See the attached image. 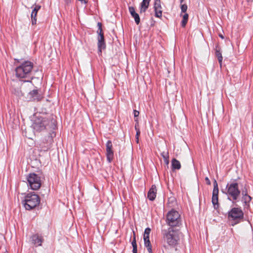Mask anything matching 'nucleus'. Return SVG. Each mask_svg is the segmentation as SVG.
<instances>
[{"mask_svg":"<svg viewBox=\"0 0 253 253\" xmlns=\"http://www.w3.org/2000/svg\"><path fill=\"white\" fill-rule=\"evenodd\" d=\"M32 127L34 130L37 132H41L45 130L48 132L47 138L45 140L47 144L46 147H50L53 141V138L56 135L54 130L56 128V124L53 116L46 117L41 115H36Z\"/></svg>","mask_w":253,"mask_h":253,"instance_id":"f257e3e1","label":"nucleus"},{"mask_svg":"<svg viewBox=\"0 0 253 253\" xmlns=\"http://www.w3.org/2000/svg\"><path fill=\"white\" fill-rule=\"evenodd\" d=\"M180 233L179 230L174 227H169L167 228L163 227L161 231L164 241L172 247H174L178 244Z\"/></svg>","mask_w":253,"mask_h":253,"instance_id":"f03ea898","label":"nucleus"},{"mask_svg":"<svg viewBox=\"0 0 253 253\" xmlns=\"http://www.w3.org/2000/svg\"><path fill=\"white\" fill-rule=\"evenodd\" d=\"M33 63L30 61H25L15 69V74L19 78H28L33 79L32 71Z\"/></svg>","mask_w":253,"mask_h":253,"instance_id":"7ed1b4c3","label":"nucleus"},{"mask_svg":"<svg viewBox=\"0 0 253 253\" xmlns=\"http://www.w3.org/2000/svg\"><path fill=\"white\" fill-rule=\"evenodd\" d=\"M21 203L26 210H31L40 204V198L35 192L29 193L25 195Z\"/></svg>","mask_w":253,"mask_h":253,"instance_id":"20e7f679","label":"nucleus"},{"mask_svg":"<svg viewBox=\"0 0 253 253\" xmlns=\"http://www.w3.org/2000/svg\"><path fill=\"white\" fill-rule=\"evenodd\" d=\"M226 193L228 196V199L230 201H232L234 203L236 201L241 194L238 186V183L234 180L233 181L228 182L226 186Z\"/></svg>","mask_w":253,"mask_h":253,"instance_id":"39448f33","label":"nucleus"},{"mask_svg":"<svg viewBox=\"0 0 253 253\" xmlns=\"http://www.w3.org/2000/svg\"><path fill=\"white\" fill-rule=\"evenodd\" d=\"M166 222L169 227L177 228L181 224L180 215L176 211L171 210L166 215Z\"/></svg>","mask_w":253,"mask_h":253,"instance_id":"423d86ee","label":"nucleus"},{"mask_svg":"<svg viewBox=\"0 0 253 253\" xmlns=\"http://www.w3.org/2000/svg\"><path fill=\"white\" fill-rule=\"evenodd\" d=\"M28 186L33 190H38L41 186V177L35 173H30L26 176Z\"/></svg>","mask_w":253,"mask_h":253,"instance_id":"0eeeda50","label":"nucleus"},{"mask_svg":"<svg viewBox=\"0 0 253 253\" xmlns=\"http://www.w3.org/2000/svg\"><path fill=\"white\" fill-rule=\"evenodd\" d=\"M244 217V213L241 208H233L228 212V218L229 220L235 221V224L238 223Z\"/></svg>","mask_w":253,"mask_h":253,"instance_id":"6e6552de","label":"nucleus"},{"mask_svg":"<svg viewBox=\"0 0 253 253\" xmlns=\"http://www.w3.org/2000/svg\"><path fill=\"white\" fill-rule=\"evenodd\" d=\"M218 187L217 181L216 180L213 182V189L212 191V203L213 205L214 208L217 209L219 207L218 204Z\"/></svg>","mask_w":253,"mask_h":253,"instance_id":"1a4fd4ad","label":"nucleus"},{"mask_svg":"<svg viewBox=\"0 0 253 253\" xmlns=\"http://www.w3.org/2000/svg\"><path fill=\"white\" fill-rule=\"evenodd\" d=\"M106 156L107 158V161L108 163H110L113 161L114 156L112 141L111 140H108L106 143Z\"/></svg>","mask_w":253,"mask_h":253,"instance_id":"9d476101","label":"nucleus"},{"mask_svg":"<svg viewBox=\"0 0 253 253\" xmlns=\"http://www.w3.org/2000/svg\"><path fill=\"white\" fill-rule=\"evenodd\" d=\"M42 98V96L39 93L38 90L34 89L31 91L28 94L27 99L28 101H39Z\"/></svg>","mask_w":253,"mask_h":253,"instance_id":"9b49d317","label":"nucleus"},{"mask_svg":"<svg viewBox=\"0 0 253 253\" xmlns=\"http://www.w3.org/2000/svg\"><path fill=\"white\" fill-rule=\"evenodd\" d=\"M32 243L36 247L42 246V243L43 242V238L39 234H35L31 237Z\"/></svg>","mask_w":253,"mask_h":253,"instance_id":"f8f14e48","label":"nucleus"},{"mask_svg":"<svg viewBox=\"0 0 253 253\" xmlns=\"http://www.w3.org/2000/svg\"><path fill=\"white\" fill-rule=\"evenodd\" d=\"M128 10L131 17L134 18L135 23L137 25H139L140 22V17L138 14L135 12L134 7L133 6H129Z\"/></svg>","mask_w":253,"mask_h":253,"instance_id":"ddd939ff","label":"nucleus"},{"mask_svg":"<svg viewBox=\"0 0 253 253\" xmlns=\"http://www.w3.org/2000/svg\"><path fill=\"white\" fill-rule=\"evenodd\" d=\"M156 194V186L155 185H153L148 192L147 198L149 199V200L153 201L155 199Z\"/></svg>","mask_w":253,"mask_h":253,"instance_id":"4468645a","label":"nucleus"},{"mask_svg":"<svg viewBox=\"0 0 253 253\" xmlns=\"http://www.w3.org/2000/svg\"><path fill=\"white\" fill-rule=\"evenodd\" d=\"M41 6L39 5H35L32 12L31 13V17L32 19V25L36 24L37 19L36 16L38 11L40 9Z\"/></svg>","mask_w":253,"mask_h":253,"instance_id":"2eb2a0df","label":"nucleus"},{"mask_svg":"<svg viewBox=\"0 0 253 253\" xmlns=\"http://www.w3.org/2000/svg\"><path fill=\"white\" fill-rule=\"evenodd\" d=\"M97 40V46L98 49V52L101 53L102 49H105L106 48L104 36L98 37Z\"/></svg>","mask_w":253,"mask_h":253,"instance_id":"dca6fc26","label":"nucleus"},{"mask_svg":"<svg viewBox=\"0 0 253 253\" xmlns=\"http://www.w3.org/2000/svg\"><path fill=\"white\" fill-rule=\"evenodd\" d=\"M154 8L155 10V16L157 17L160 18L162 16V7L160 3H154Z\"/></svg>","mask_w":253,"mask_h":253,"instance_id":"f3484780","label":"nucleus"},{"mask_svg":"<svg viewBox=\"0 0 253 253\" xmlns=\"http://www.w3.org/2000/svg\"><path fill=\"white\" fill-rule=\"evenodd\" d=\"M151 0H143L140 3V13H142L145 12L149 6Z\"/></svg>","mask_w":253,"mask_h":253,"instance_id":"a211bd4d","label":"nucleus"},{"mask_svg":"<svg viewBox=\"0 0 253 253\" xmlns=\"http://www.w3.org/2000/svg\"><path fill=\"white\" fill-rule=\"evenodd\" d=\"M215 55H216V57L217 58L218 62L221 66L222 64V62L223 58L222 56L221 52L220 51V48L219 47L218 45H216L215 47Z\"/></svg>","mask_w":253,"mask_h":253,"instance_id":"6ab92c4d","label":"nucleus"},{"mask_svg":"<svg viewBox=\"0 0 253 253\" xmlns=\"http://www.w3.org/2000/svg\"><path fill=\"white\" fill-rule=\"evenodd\" d=\"M171 167L173 169H179L181 168V164L179 161L173 158L171 161Z\"/></svg>","mask_w":253,"mask_h":253,"instance_id":"aec40b11","label":"nucleus"},{"mask_svg":"<svg viewBox=\"0 0 253 253\" xmlns=\"http://www.w3.org/2000/svg\"><path fill=\"white\" fill-rule=\"evenodd\" d=\"M161 156L163 158L165 163L168 166L169 164V155L168 152H163Z\"/></svg>","mask_w":253,"mask_h":253,"instance_id":"412c9836","label":"nucleus"},{"mask_svg":"<svg viewBox=\"0 0 253 253\" xmlns=\"http://www.w3.org/2000/svg\"><path fill=\"white\" fill-rule=\"evenodd\" d=\"M189 15L187 13H185L183 15L182 20L181 22V27L184 28L187 23Z\"/></svg>","mask_w":253,"mask_h":253,"instance_id":"4be33fe9","label":"nucleus"},{"mask_svg":"<svg viewBox=\"0 0 253 253\" xmlns=\"http://www.w3.org/2000/svg\"><path fill=\"white\" fill-rule=\"evenodd\" d=\"M252 200V198L249 195L245 196H242V201L244 202V203L246 205L249 206V203Z\"/></svg>","mask_w":253,"mask_h":253,"instance_id":"5701e85b","label":"nucleus"},{"mask_svg":"<svg viewBox=\"0 0 253 253\" xmlns=\"http://www.w3.org/2000/svg\"><path fill=\"white\" fill-rule=\"evenodd\" d=\"M97 26H98V30L97 31V33L98 34V37L104 36V34L103 32L102 28L101 23L98 22L97 23Z\"/></svg>","mask_w":253,"mask_h":253,"instance_id":"b1692460","label":"nucleus"},{"mask_svg":"<svg viewBox=\"0 0 253 253\" xmlns=\"http://www.w3.org/2000/svg\"><path fill=\"white\" fill-rule=\"evenodd\" d=\"M144 246L147 248L149 253H152V246L150 241H144Z\"/></svg>","mask_w":253,"mask_h":253,"instance_id":"393cba45","label":"nucleus"},{"mask_svg":"<svg viewBox=\"0 0 253 253\" xmlns=\"http://www.w3.org/2000/svg\"><path fill=\"white\" fill-rule=\"evenodd\" d=\"M180 8L181 10V12L185 13L187 9V4L181 3Z\"/></svg>","mask_w":253,"mask_h":253,"instance_id":"a878e982","label":"nucleus"},{"mask_svg":"<svg viewBox=\"0 0 253 253\" xmlns=\"http://www.w3.org/2000/svg\"><path fill=\"white\" fill-rule=\"evenodd\" d=\"M131 245H132V247H137L136 239H135V235L134 233V235H133V240H132V241L131 242Z\"/></svg>","mask_w":253,"mask_h":253,"instance_id":"bb28decb","label":"nucleus"},{"mask_svg":"<svg viewBox=\"0 0 253 253\" xmlns=\"http://www.w3.org/2000/svg\"><path fill=\"white\" fill-rule=\"evenodd\" d=\"M151 232V229L149 227L145 229L144 235L149 236Z\"/></svg>","mask_w":253,"mask_h":253,"instance_id":"cd10ccee","label":"nucleus"},{"mask_svg":"<svg viewBox=\"0 0 253 253\" xmlns=\"http://www.w3.org/2000/svg\"><path fill=\"white\" fill-rule=\"evenodd\" d=\"M140 134V131L139 129H138V130L136 131V135H135V138L136 139L137 143L138 142V141H139L138 137H139Z\"/></svg>","mask_w":253,"mask_h":253,"instance_id":"c85d7f7f","label":"nucleus"},{"mask_svg":"<svg viewBox=\"0 0 253 253\" xmlns=\"http://www.w3.org/2000/svg\"><path fill=\"white\" fill-rule=\"evenodd\" d=\"M139 114V111H138L136 110H134L133 111V115H134V118L137 117L138 116Z\"/></svg>","mask_w":253,"mask_h":253,"instance_id":"c756f323","label":"nucleus"},{"mask_svg":"<svg viewBox=\"0 0 253 253\" xmlns=\"http://www.w3.org/2000/svg\"><path fill=\"white\" fill-rule=\"evenodd\" d=\"M242 196H245L248 195L247 190H243L242 191Z\"/></svg>","mask_w":253,"mask_h":253,"instance_id":"7c9ffc66","label":"nucleus"},{"mask_svg":"<svg viewBox=\"0 0 253 253\" xmlns=\"http://www.w3.org/2000/svg\"><path fill=\"white\" fill-rule=\"evenodd\" d=\"M143 239L144 241H146V240L150 241L149 236L143 235Z\"/></svg>","mask_w":253,"mask_h":253,"instance_id":"2f4dec72","label":"nucleus"},{"mask_svg":"<svg viewBox=\"0 0 253 253\" xmlns=\"http://www.w3.org/2000/svg\"><path fill=\"white\" fill-rule=\"evenodd\" d=\"M205 180H206V183H207V184L208 185H210L211 184V181H210V179H209V178L208 177H206Z\"/></svg>","mask_w":253,"mask_h":253,"instance_id":"473e14b6","label":"nucleus"},{"mask_svg":"<svg viewBox=\"0 0 253 253\" xmlns=\"http://www.w3.org/2000/svg\"><path fill=\"white\" fill-rule=\"evenodd\" d=\"M132 253H137V248L136 247H132Z\"/></svg>","mask_w":253,"mask_h":253,"instance_id":"72a5a7b5","label":"nucleus"},{"mask_svg":"<svg viewBox=\"0 0 253 253\" xmlns=\"http://www.w3.org/2000/svg\"><path fill=\"white\" fill-rule=\"evenodd\" d=\"M66 5H69L71 2V0H64Z\"/></svg>","mask_w":253,"mask_h":253,"instance_id":"f704fd0d","label":"nucleus"},{"mask_svg":"<svg viewBox=\"0 0 253 253\" xmlns=\"http://www.w3.org/2000/svg\"><path fill=\"white\" fill-rule=\"evenodd\" d=\"M82 3L86 4L87 3V0H79Z\"/></svg>","mask_w":253,"mask_h":253,"instance_id":"c9c22d12","label":"nucleus"},{"mask_svg":"<svg viewBox=\"0 0 253 253\" xmlns=\"http://www.w3.org/2000/svg\"><path fill=\"white\" fill-rule=\"evenodd\" d=\"M247 2L250 4L253 3V0H247Z\"/></svg>","mask_w":253,"mask_h":253,"instance_id":"e433bc0d","label":"nucleus"},{"mask_svg":"<svg viewBox=\"0 0 253 253\" xmlns=\"http://www.w3.org/2000/svg\"><path fill=\"white\" fill-rule=\"evenodd\" d=\"M161 2L160 0H155L154 3H160Z\"/></svg>","mask_w":253,"mask_h":253,"instance_id":"4c0bfd02","label":"nucleus"},{"mask_svg":"<svg viewBox=\"0 0 253 253\" xmlns=\"http://www.w3.org/2000/svg\"><path fill=\"white\" fill-rule=\"evenodd\" d=\"M219 37L220 38H221L222 39H223L224 38V37H223V36L222 35H221V34H219Z\"/></svg>","mask_w":253,"mask_h":253,"instance_id":"58836bf2","label":"nucleus"},{"mask_svg":"<svg viewBox=\"0 0 253 253\" xmlns=\"http://www.w3.org/2000/svg\"><path fill=\"white\" fill-rule=\"evenodd\" d=\"M137 126H138V125H136V124H135V129L136 131H137V130H138V129H139L137 128Z\"/></svg>","mask_w":253,"mask_h":253,"instance_id":"ea45409f","label":"nucleus"},{"mask_svg":"<svg viewBox=\"0 0 253 253\" xmlns=\"http://www.w3.org/2000/svg\"><path fill=\"white\" fill-rule=\"evenodd\" d=\"M184 0H180V3H182L183 2Z\"/></svg>","mask_w":253,"mask_h":253,"instance_id":"a19ab883","label":"nucleus"}]
</instances>
